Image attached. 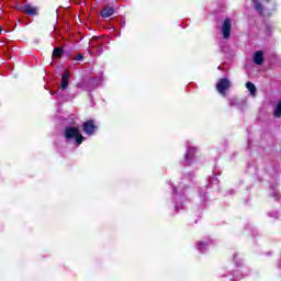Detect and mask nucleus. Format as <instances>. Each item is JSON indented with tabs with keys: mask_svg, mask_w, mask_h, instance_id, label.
Masks as SVG:
<instances>
[{
	"mask_svg": "<svg viewBox=\"0 0 281 281\" xmlns=\"http://www.w3.org/2000/svg\"><path fill=\"white\" fill-rule=\"evenodd\" d=\"M64 136L66 139H75L78 146L85 142V136L80 134V128L76 126H67L65 128Z\"/></svg>",
	"mask_w": 281,
	"mask_h": 281,
	"instance_id": "f257e3e1",
	"label": "nucleus"
},
{
	"mask_svg": "<svg viewBox=\"0 0 281 281\" xmlns=\"http://www.w3.org/2000/svg\"><path fill=\"white\" fill-rule=\"evenodd\" d=\"M216 89L224 98L227 95V90L232 89V81L227 78H222L216 83Z\"/></svg>",
	"mask_w": 281,
	"mask_h": 281,
	"instance_id": "f03ea898",
	"label": "nucleus"
},
{
	"mask_svg": "<svg viewBox=\"0 0 281 281\" xmlns=\"http://www.w3.org/2000/svg\"><path fill=\"white\" fill-rule=\"evenodd\" d=\"M82 131L86 135H94L95 131H98V125H95V120L90 119L82 124Z\"/></svg>",
	"mask_w": 281,
	"mask_h": 281,
	"instance_id": "7ed1b4c3",
	"label": "nucleus"
},
{
	"mask_svg": "<svg viewBox=\"0 0 281 281\" xmlns=\"http://www.w3.org/2000/svg\"><path fill=\"white\" fill-rule=\"evenodd\" d=\"M222 36L227 41L232 36V19L226 18L222 24Z\"/></svg>",
	"mask_w": 281,
	"mask_h": 281,
	"instance_id": "20e7f679",
	"label": "nucleus"
},
{
	"mask_svg": "<svg viewBox=\"0 0 281 281\" xmlns=\"http://www.w3.org/2000/svg\"><path fill=\"white\" fill-rule=\"evenodd\" d=\"M20 12H24L29 16H36L38 14V8L33 7L32 4H24L19 7Z\"/></svg>",
	"mask_w": 281,
	"mask_h": 281,
	"instance_id": "39448f33",
	"label": "nucleus"
},
{
	"mask_svg": "<svg viewBox=\"0 0 281 281\" xmlns=\"http://www.w3.org/2000/svg\"><path fill=\"white\" fill-rule=\"evenodd\" d=\"M266 3H269L271 0H263ZM254 10L258 12L260 16H265V5H262V2L260 0H252Z\"/></svg>",
	"mask_w": 281,
	"mask_h": 281,
	"instance_id": "423d86ee",
	"label": "nucleus"
},
{
	"mask_svg": "<svg viewBox=\"0 0 281 281\" xmlns=\"http://www.w3.org/2000/svg\"><path fill=\"white\" fill-rule=\"evenodd\" d=\"M113 14H115V9L109 5L104 7L100 12L102 19H109V16H113Z\"/></svg>",
	"mask_w": 281,
	"mask_h": 281,
	"instance_id": "0eeeda50",
	"label": "nucleus"
},
{
	"mask_svg": "<svg viewBox=\"0 0 281 281\" xmlns=\"http://www.w3.org/2000/svg\"><path fill=\"white\" fill-rule=\"evenodd\" d=\"M255 65H262L265 63V53L262 50H257L254 55Z\"/></svg>",
	"mask_w": 281,
	"mask_h": 281,
	"instance_id": "6e6552de",
	"label": "nucleus"
},
{
	"mask_svg": "<svg viewBox=\"0 0 281 281\" xmlns=\"http://www.w3.org/2000/svg\"><path fill=\"white\" fill-rule=\"evenodd\" d=\"M69 70H66L61 76V89L65 91L69 87Z\"/></svg>",
	"mask_w": 281,
	"mask_h": 281,
	"instance_id": "1a4fd4ad",
	"label": "nucleus"
},
{
	"mask_svg": "<svg viewBox=\"0 0 281 281\" xmlns=\"http://www.w3.org/2000/svg\"><path fill=\"white\" fill-rule=\"evenodd\" d=\"M65 50L63 47H55L52 54L53 58H63Z\"/></svg>",
	"mask_w": 281,
	"mask_h": 281,
	"instance_id": "9d476101",
	"label": "nucleus"
},
{
	"mask_svg": "<svg viewBox=\"0 0 281 281\" xmlns=\"http://www.w3.org/2000/svg\"><path fill=\"white\" fill-rule=\"evenodd\" d=\"M246 89H248V91L250 92V94H251L252 97H256V91H257V89H256V85H254V82L247 81V82H246Z\"/></svg>",
	"mask_w": 281,
	"mask_h": 281,
	"instance_id": "9b49d317",
	"label": "nucleus"
},
{
	"mask_svg": "<svg viewBox=\"0 0 281 281\" xmlns=\"http://www.w3.org/2000/svg\"><path fill=\"white\" fill-rule=\"evenodd\" d=\"M274 117H281V100L277 103V106L273 112Z\"/></svg>",
	"mask_w": 281,
	"mask_h": 281,
	"instance_id": "f8f14e48",
	"label": "nucleus"
},
{
	"mask_svg": "<svg viewBox=\"0 0 281 281\" xmlns=\"http://www.w3.org/2000/svg\"><path fill=\"white\" fill-rule=\"evenodd\" d=\"M194 153H196L195 148L189 149V153H187V156H186L187 160L192 159V157H194Z\"/></svg>",
	"mask_w": 281,
	"mask_h": 281,
	"instance_id": "ddd939ff",
	"label": "nucleus"
},
{
	"mask_svg": "<svg viewBox=\"0 0 281 281\" xmlns=\"http://www.w3.org/2000/svg\"><path fill=\"white\" fill-rule=\"evenodd\" d=\"M85 59V55L83 54H78L75 58V60H83Z\"/></svg>",
	"mask_w": 281,
	"mask_h": 281,
	"instance_id": "4468645a",
	"label": "nucleus"
},
{
	"mask_svg": "<svg viewBox=\"0 0 281 281\" xmlns=\"http://www.w3.org/2000/svg\"><path fill=\"white\" fill-rule=\"evenodd\" d=\"M198 249H199L200 251H203V249H205V244H204V243H200V244L198 245Z\"/></svg>",
	"mask_w": 281,
	"mask_h": 281,
	"instance_id": "2eb2a0df",
	"label": "nucleus"
},
{
	"mask_svg": "<svg viewBox=\"0 0 281 281\" xmlns=\"http://www.w3.org/2000/svg\"><path fill=\"white\" fill-rule=\"evenodd\" d=\"M1 32H3V29L0 26V34H1Z\"/></svg>",
	"mask_w": 281,
	"mask_h": 281,
	"instance_id": "dca6fc26",
	"label": "nucleus"
}]
</instances>
